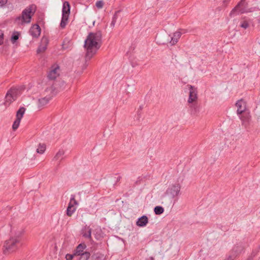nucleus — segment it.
I'll return each instance as SVG.
<instances>
[{
	"label": "nucleus",
	"mask_w": 260,
	"mask_h": 260,
	"mask_svg": "<svg viewBox=\"0 0 260 260\" xmlns=\"http://www.w3.org/2000/svg\"><path fill=\"white\" fill-rule=\"evenodd\" d=\"M91 229L87 225H85L81 230L82 237L89 240L91 239Z\"/></svg>",
	"instance_id": "obj_13"
},
{
	"label": "nucleus",
	"mask_w": 260,
	"mask_h": 260,
	"mask_svg": "<svg viewBox=\"0 0 260 260\" xmlns=\"http://www.w3.org/2000/svg\"><path fill=\"white\" fill-rule=\"evenodd\" d=\"M236 257V251L234 253H230V255L228 256L225 260H234Z\"/></svg>",
	"instance_id": "obj_32"
},
{
	"label": "nucleus",
	"mask_w": 260,
	"mask_h": 260,
	"mask_svg": "<svg viewBox=\"0 0 260 260\" xmlns=\"http://www.w3.org/2000/svg\"><path fill=\"white\" fill-rule=\"evenodd\" d=\"M154 212L156 215H160L164 212V209L161 206H156L154 208Z\"/></svg>",
	"instance_id": "obj_27"
},
{
	"label": "nucleus",
	"mask_w": 260,
	"mask_h": 260,
	"mask_svg": "<svg viewBox=\"0 0 260 260\" xmlns=\"http://www.w3.org/2000/svg\"><path fill=\"white\" fill-rule=\"evenodd\" d=\"M30 35L34 38H38L41 34V28L38 24H34L29 30Z\"/></svg>",
	"instance_id": "obj_15"
},
{
	"label": "nucleus",
	"mask_w": 260,
	"mask_h": 260,
	"mask_svg": "<svg viewBox=\"0 0 260 260\" xmlns=\"http://www.w3.org/2000/svg\"><path fill=\"white\" fill-rule=\"evenodd\" d=\"M75 256H76L74 252L73 254H67L66 255V260H72Z\"/></svg>",
	"instance_id": "obj_35"
},
{
	"label": "nucleus",
	"mask_w": 260,
	"mask_h": 260,
	"mask_svg": "<svg viewBox=\"0 0 260 260\" xmlns=\"http://www.w3.org/2000/svg\"><path fill=\"white\" fill-rule=\"evenodd\" d=\"M226 1H227V0H224V1H223V2H224V3H225V2H226Z\"/></svg>",
	"instance_id": "obj_43"
},
{
	"label": "nucleus",
	"mask_w": 260,
	"mask_h": 260,
	"mask_svg": "<svg viewBox=\"0 0 260 260\" xmlns=\"http://www.w3.org/2000/svg\"><path fill=\"white\" fill-rule=\"evenodd\" d=\"M4 32L3 31L0 29V39L4 40Z\"/></svg>",
	"instance_id": "obj_38"
},
{
	"label": "nucleus",
	"mask_w": 260,
	"mask_h": 260,
	"mask_svg": "<svg viewBox=\"0 0 260 260\" xmlns=\"http://www.w3.org/2000/svg\"><path fill=\"white\" fill-rule=\"evenodd\" d=\"M78 204V202L75 200V196L72 194L71 196L70 201L68 204L67 209V215L68 216H71L75 212L76 208L74 207L75 205Z\"/></svg>",
	"instance_id": "obj_6"
},
{
	"label": "nucleus",
	"mask_w": 260,
	"mask_h": 260,
	"mask_svg": "<svg viewBox=\"0 0 260 260\" xmlns=\"http://www.w3.org/2000/svg\"><path fill=\"white\" fill-rule=\"evenodd\" d=\"M243 248L241 246H235L230 253H235L236 251V257L239 255L242 251Z\"/></svg>",
	"instance_id": "obj_26"
},
{
	"label": "nucleus",
	"mask_w": 260,
	"mask_h": 260,
	"mask_svg": "<svg viewBox=\"0 0 260 260\" xmlns=\"http://www.w3.org/2000/svg\"><path fill=\"white\" fill-rule=\"evenodd\" d=\"M3 43H4L3 40L2 39H0V45H2V44H3Z\"/></svg>",
	"instance_id": "obj_40"
},
{
	"label": "nucleus",
	"mask_w": 260,
	"mask_h": 260,
	"mask_svg": "<svg viewBox=\"0 0 260 260\" xmlns=\"http://www.w3.org/2000/svg\"><path fill=\"white\" fill-rule=\"evenodd\" d=\"M115 180H114L115 183L113 184V185H114L118 181H119L121 177L119 175L117 176L116 177H115Z\"/></svg>",
	"instance_id": "obj_36"
},
{
	"label": "nucleus",
	"mask_w": 260,
	"mask_h": 260,
	"mask_svg": "<svg viewBox=\"0 0 260 260\" xmlns=\"http://www.w3.org/2000/svg\"><path fill=\"white\" fill-rule=\"evenodd\" d=\"M239 115V118L242 121V125L245 127L248 126L251 120L250 113L248 111H246Z\"/></svg>",
	"instance_id": "obj_12"
},
{
	"label": "nucleus",
	"mask_w": 260,
	"mask_h": 260,
	"mask_svg": "<svg viewBox=\"0 0 260 260\" xmlns=\"http://www.w3.org/2000/svg\"><path fill=\"white\" fill-rule=\"evenodd\" d=\"M20 34L18 31H15L13 32L11 37V41L13 44L15 43L19 39Z\"/></svg>",
	"instance_id": "obj_21"
},
{
	"label": "nucleus",
	"mask_w": 260,
	"mask_h": 260,
	"mask_svg": "<svg viewBox=\"0 0 260 260\" xmlns=\"http://www.w3.org/2000/svg\"><path fill=\"white\" fill-rule=\"evenodd\" d=\"M148 260H154V258L153 257L151 256L149 258Z\"/></svg>",
	"instance_id": "obj_41"
},
{
	"label": "nucleus",
	"mask_w": 260,
	"mask_h": 260,
	"mask_svg": "<svg viewBox=\"0 0 260 260\" xmlns=\"http://www.w3.org/2000/svg\"><path fill=\"white\" fill-rule=\"evenodd\" d=\"M188 106L190 111V114L193 116L197 115L199 112L200 107L197 102H193L192 103H188Z\"/></svg>",
	"instance_id": "obj_14"
},
{
	"label": "nucleus",
	"mask_w": 260,
	"mask_h": 260,
	"mask_svg": "<svg viewBox=\"0 0 260 260\" xmlns=\"http://www.w3.org/2000/svg\"><path fill=\"white\" fill-rule=\"evenodd\" d=\"M25 110L26 109L24 107H20L16 112V118H19L20 120H21L23 116Z\"/></svg>",
	"instance_id": "obj_22"
},
{
	"label": "nucleus",
	"mask_w": 260,
	"mask_h": 260,
	"mask_svg": "<svg viewBox=\"0 0 260 260\" xmlns=\"http://www.w3.org/2000/svg\"><path fill=\"white\" fill-rule=\"evenodd\" d=\"M119 13L118 11H117L115 13L114 15L113 16L112 20L110 24L111 27L113 28L115 24V23L116 22V19L117 18V14Z\"/></svg>",
	"instance_id": "obj_29"
},
{
	"label": "nucleus",
	"mask_w": 260,
	"mask_h": 260,
	"mask_svg": "<svg viewBox=\"0 0 260 260\" xmlns=\"http://www.w3.org/2000/svg\"><path fill=\"white\" fill-rule=\"evenodd\" d=\"M86 245L84 243L79 244L74 250V252L76 256H79L84 253V250L86 248Z\"/></svg>",
	"instance_id": "obj_16"
},
{
	"label": "nucleus",
	"mask_w": 260,
	"mask_h": 260,
	"mask_svg": "<svg viewBox=\"0 0 260 260\" xmlns=\"http://www.w3.org/2000/svg\"><path fill=\"white\" fill-rule=\"evenodd\" d=\"M95 6L98 8H102L104 6V2L103 1H98L96 2Z\"/></svg>",
	"instance_id": "obj_34"
},
{
	"label": "nucleus",
	"mask_w": 260,
	"mask_h": 260,
	"mask_svg": "<svg viewBox=\"0 0 260 260\" xmlns=\"http://www.w3.org/2000/svg\"><path fill=\"white\" fill-rule=\"evenodd\" d=\"M257 253V251H256L255 252L253 251L252 253H251V257L252 258L253 257H254L256 255Z\"/></svg>",
	"instance_id": "obj_39"
},
{
	"label": "nucleus",
	"mask_w": 260,
	"mask_h": 260,
	"mask_svg": "<svg viewBox=\"0 0 260 260\" xmlns=\"http://www.w3.org/2000/svg\"><path fill=\"white\" fill-rule=\"evenodd\" d=\"M8 0H0V4L2 6L5 5L7 3Z\"/></svg>",
	"instance_id": "obj_37"
},
{
	"label": "nucleus",
	"mask_w": 260,
	"mask_h": 260,
	"mask_svg": "<svg viewBox=\"0 0 260 260\" xmlns=\"http://www.w3.org/2000/svg\"><path fill=\"white\" fill-rule=\"evenodd\" d=\"M23 231H18L11 235L9 239L5 241L3 252L5 254L12 253L20 248L23 244Z\"/></svg>",
	"instance_id": "obj_2"
},
{
	"label": "nucleus",
	"mask_w": 260,
	"mask_h": 260,
	"mask_svg": "<svg viewBox=\"0 0 260 260\" xmlns=\"http://www.w3.org/2000/svg\"><path fill=\"white\" fill-rule=\"evenodd\" d=\"M36 11V7L35 5H29L22 11L21 16L15 18V22L19 24L29 23Z\"/></svg>",
	"instance_id": "obj_3"
},
{
	"label": "nucleus",
	"mask_w": 260,
	"mask_h": 260,
	"mask_svg": "<svg viewBox=\"0 0 260 260\" xmlns=\"http://www.w3.org/2000/svg\"><path fill=\"white\" fill-rule=\"evenodd\" d=\"M42 42L44 44V46L40 45L37 50V52L38 54L40 53L45 51L47 49V46L48 44V40L47 38L43 37L42 39Z\"/></svg>",
	"instance_id": "obj_18"
},
{
	"label": "nucleus",
	"mask_w": 260,
	"mask_h": 260,
	"mask_svg": "<svg viewBox=\"0 0 260 260\" xmlns=\"http://www.w3.org/2000/svg\"><path fill=\"white\" fill-rule=\"evenodd\" d=\"M45 92L46 93H49V94L46 95L45 97L39 99L38 100V106L40 108L47 104L48 102L51 100L52 97L57 94V91L56 89V88L53 85H52L46 88V89L45 90Z\"/></svg>",
	"instance_id": "obj_4"
},
{
	"label": "nucleus",
	"mask_w": 260,
	"mask_h": 260,
	"mask_svg": "<svg viewBox=\"0 0 260 260\" xmlns=\"http://www.w3.org/2000/svg\"><path fill=\"white\" fill-rule=\"evenodd\" d=\"M182 34L180 31H177L174 33L173 37L171 38V40L170 41V43L174 45L176 44L178 41L179 39L180 38Z\"/></svg>",
	"instance_id": "obj_20"
},
{
	"label": "nucleus",
	"mask_w": 260,
	"mask_h": 260,
	"mask_svg": "<svg viewBox=\"0 0 260 260\" xmlns=\"http://www.w3.org/2000/svg\"><path fill=\"white\" fill-rule=\"evenodd\" d=\"M64 154V152L63 150H59L56 155L54 156V157L53 158V160H57L58 159H63V156Z\"/></svg>",
	"instance_id": "obj_23"
},
{
	"label": "nucleus",
	"mask_w": 260,
	"mask_h": 260,
	"mask_svg": "<svg viewBox=\"0 0 260 260\" xmlns=\"http://www.w3.org/2000/svg\"><path fill=\"white\" fill-rule=\"evenodd\" d=\"M91 254L89 251H85L84 253L79 255V260H88Z\"/></svg>",
	"instance_id": "obj_24"
},
{
	"label": "nucleus",
	"mask_w": 260,
	"mask_h": 260,
	"mask_svg": "<svg viewBox=\"0 0 260 260\" xmlns=\"http://www.w3.org/2000/svg\"><path fill=\"white\" fill-rule=\"evenodd\" d=\"M21 120L18 118H16L12 125V129L13 131H16L19 126Z\"/></svg>",
	"instance_id": "obj_28"
},
{
	"label": "nucleus",
	"mask_w": 260,
	"mask_h": 260,
	"mask_svg": "<svg viewBox=\"0 0 260 260\" xmlns=\"http://www.w3.org/2000/svg\"><path fill=\"white\" fill-rule=\"evenodd\" d=\"M180 190V186L179 184L173 185L170 188V192L173 196H177L178 195Z\"/></svg>",
	"instance_id": "obj_19"
},
{
	"label": "nucleus",
	"mask_w": 260,
	"mask_h": 260,
	"mask_svg": "<svg viewBox=\"0 0 260 260\" xmlns=\"http://www.w3.org/2000/svg\"><path fill=\"white\" fill-rule=\"evenodd\" d=\"M230 0H228V1H229Z\"/></svg>",
	"instance_id": "obj_44"
},
{
	"label": "nucleus",
	"mask_w": 260,
	"mask_h": 260,
	"mask_svg": "<svg viewBox=\"0 0 260 260\" xmlns=\"http://www.w3.org/2000/svg\"><path fill=\"white\" fill-rule=\"evenodd\" d=\"M240 26L244 29H246L249 26V22L247 20H244L241 22Z\"/></svg>",
	"instance_id": "obj_31"
},
{
	"label": "nucleus",
	"mask_w": 260,
	"mask_h": 260,
	"mask_svg": "<svg viewBox=\"0 0 260 260\" xmlns=\"http://www.w3.org/2000/svg\"><path fill=\"white\" fill-rule=\"evenodd\" d=\"M236 106L237 107L238 115L242 114V113L246 111V103L243 99L238 100L236 103Z\"/></svg>",
	"instance_id": "obj_10"
},
{
	"label": "nucleus",
	"mask_w": 260,
	"mask_h": 260,
	"mask_svg": "<svg viewBox=\"0 0 260 260\" xmlns=\"http://www.w3.org/2000/svg\"><path fill=\"white\" fill-rule=\"evenodd\" d=\"M70 9V3L67 1L64 2L62 8L61 20L60 23V27L61 28H64L68 23Z\"/></svg>",
	"instance_id": "obj_5"
},
{
	"label": "nucleus",
	"mask_w": 260,
	"mask_h": 260,
	"mask_svg": "<svg viewBox=\"0 0 260 260\" xmlns=\"http://www.w3.org/2000/svg\"><path fill=\"white\" fill-rule=\"evenodd\" d=\"M245 0H241L238 4L231 11L230 13V16L232 17L233 15H235L236 12L239 11V13L241 14L246 13L250 12V11H247L246 9L243 6L245 4Z\"/></svg>",
	"instance_id": "obj_7"
},
{
	"label": "nucleus",
	"mask_w": 260,
	"mask_h": 260,
	"mask_svg": "<svg viewBox=\"0 0 260 260\" xmlns=\"http://www.w3.org/2000/svg\"><path fill=\"white\" fill-rule=\"evenodd\" d=\"M46 150V145L44 144H39L38 147L36 150L38 153L43 154Z\"/></svg>",
	"instance_id": "obj_25"
},
{
	"label": "nucleus",
	"mask_w": 260,
	"mask_h": 260,
	"mask_svg": "<svg viewBox=\"0 0 260 260\" xmlns=\"http://www.w3.org/2000/svg\"><path fill=\"white\" fill-rule=\"evenodd\" d=\"M258 23L260 24V17H259V18H258Z\"/></svg>",
	"instance_id": "obj_42"
},
{
	"label": "nucleus",
	"mask_w": 260,
	"mask_h": 260,
	"mask_svg": "<svg viewBox=\"0 0 260 260\" xmlns=\"http://www.w3.org/2000/svg\"><path fill=\"white\" fill-rule=\"evenodd\" d=\"M143 109V105H141L139 106V108L137 110V119L138 120H139L140 118L141 117V114L142 113Z\"/></svg>",
	"instance_id": "obj_30"
},
{
	"label": "nucleus",
	"mask_w": 260,
	"mask_h": 260,
	"mask_svg": "<svg viewBox=\"0 0 260 260\" xmlns=\"http://www.w3.org/2000/svg\"><path fill=\"white\" fill-rule=\"evenodd\" d=\"M59 69V67L58 65H53L51 67V70L48 72L47 77L50 80H55L56 77L59 76V73H57V70Z\"/></svg>",
	"instance_id": "obj_11"
},
{
	"label": "nucleus",
	"mask_w": 260,
	"mask_h": 260,
	"mask_svg": "<svg viewBox=\"0 0 260 260\" xmlns=\"http://www.w3.org/2000/svg\"><path fill=\"white\" fill-rule=\"evenodd\" d=\"M95 256H96V260H105V256L104 254H102V253H97L95 254Z\"/></svg>",
	"instance_id": "obj_33"
},
{
	"label": "nucleus",
	"mask_w": 260,
	"mask_h": 260,
	"mask_svg": "<svg viewBox=\"0 0 260 260\" xmlns=\"http://www.w3.org/2000/svg\"><path fill=\"white\" fill-rule=\"evenodd\" d=\"M148 222V218L146 215H143L139 218L137 221V225L140 227H143L146 225Z\"/></svg>",
	"instance_id": "obj_17"
},
{
	"label": "nucleus",
	"mask_w": 260,
	"mask_h": 260,
	"mask_svg": "<svg viewBox=\"0 0 260 260\" xmlns=\"http://www.w3.org/2000/svg\"><path fill=\"white\" fill-rule=\"evenodd\" d=\"M187 86L188 87L189 90V98L187 101V103L197 102L198 98L197 88L191 85H187Z\"/></svg>",
	"instance_id": "obj_8"
},
{
	"label": "nucleus",
	"mask_w": 260,
	"mask_h": 260,
	"mask_svg": "<svg viewBox=\"0 0 260 260\" xmlns=\"http://www.w3.org/2000/svg\"><path fill=\"white\" fill-rule=\"evenodd\" d=\"M17 90L15 89L11 88L8 91L5 96L6 104L7 103H8V104H10L13 101H15L17 99Z\"/></svg>",
	"instance_id": "obj_9"
},
{
	"label": "nucleus",
	"mask_w": 260,
	"mask_h": 260,
	"mask_svg": "<svg viewBox=\"0 0 260 260\" xmlns=\"http://www.w3.org/2000/svg\"><path fill=\"white\" fill-rule=\"evenodd\" d=\"M102 34L101 30L89 32L84 41V47L86 50V60L90 58L96 53L101 46Z\"/></svg>",
	"instance_id": "obj_1"
}]
</instances>
